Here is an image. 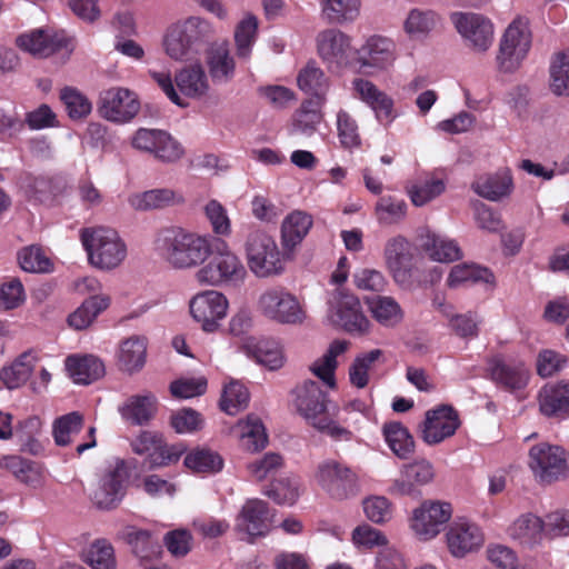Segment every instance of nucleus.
Segmentation results:
<instances>
[{
	"label": "nucleus",
	"mask_w": 569,
	"mask_h": 569,
	"mask_svg": "<svg viewBox=\"0 0 569 569\" xmlns=\"http://www.w3.org/2000/svg\"><path fill=\"white\" fill-rule=\"evenodd\" d=\"M86 562L92 569H117L114 548L107 539H97L88 548Z\"/></svg>",
	"instance_id": "nucleus-53"
},
{
	"label": "nucleus",
	"mask_w": 569,
	"mask_h": 569,
	"mask_svg": "<svg viewBox=\"0 0 569 569\" xmlns=\"http://www.w3.org/2000/svg\"><path fill=\"white\" fill-rule=\"evenodd\" d=\"M321 18L328 24L353 23L361 11V0H320Z\"/></svg>",
	"instance_id": "nucleus-28"
},
{
	"label": "nucleus",
	"mask_w": 569,
	"mask_h": 569,
	"mask_svg": "<svg viewBox=\"0 0 569 569\" xmlns=\"http://www.w3.org/2000/svg\"><path fill=\"white\" fill-rule=\"evenodd\" d=\"M174 82L179 91L188 98H201L209 90L207 74L202 66L199 63L183 67L177 71L174 74Z\"/></svg>",
	"instance_id": "nucleus-30"
},
{
	"label": "nucleus",
	"mask_w": 569,
	"mask_h": 569,
	"mask_svg": "<svg viewBox=\"0 0 569 569\" xmlns=\"http://www.w3.org/2000/svg\"><path fill=\"white\" fill-rule=\"evenodd\" d=\"M258 21L256 17L243 19L237 27L234 40L237 44V54L241 59H248L251 47L256 40Z\"/></svg>",
	"instance_id": "nucleus-59"
},
{
	"label": "nucleus",
	"mask_w": 569,
	"mask_h": 569,
	"mask_svg": "<svg viewBox=\"0 0 569 569\" xmlns=\"http://www.w3.org/2000/svg\"><path fill=\"white\" fill-rule=\"evenodd\" d=\"M319 57L329 69H340L348 64L351 53V38L343 31L329 28L316 38Z\"/></svg>",
	"instance_id": "nucleus-17"
},
{
	"label": "nucleus",
	"mask_w": 569,
	"mask_h": 569,
	"mask_svg": "<svg viewBox=\"0 0 569 569\" xmlns=\"http://www.w3.org/2000/svg\"><path fill=\"white\" fill-rule=\"evenodd\" d=\"M264 493L279 505H293L299 497V480L292 476L276 479Z\"/></svg>",
	"instance_id": "nucleus-55"
},
{
	"label": "nucleus",
	"mask_w": 569,
	"mask_h": 569,
	"mask_svg": "<svg viewBox=\"0 0 569 569\" xmlns=\"http://www.w3.org/2000/svg\"><path fill=\"white\" fill-rule=\"evenodd\" d=\"M134 460L116 458L104 469L90 491V499L100 510L116 509L126 496Z\"/></svg>",
	"instance_id": "nucleus-5"
},
{
	"label": "nucleus",
	"mask_w": 569,
	"mask_h": 569,
	"mask_svg": "<svg viewBox=\"0 0 569 569\" xmlns=\"http://www.w3.org/2000/svg\"><path fill=\"white\" fill-rule=\"evenodd\" d=\"M174 24L187 38L186 42L190 43L197 53L214 34L211 23L200 17H189Z\"/></svg>",
	"instance_id": "nucleus-42"
},
{
	"label": "nucleus",
	"mask_w": 569,
	"mask_h": 569,
	"mask_svg": "<svg viewBox=\"0 0 569 569\" xmlns=\"http://www.w3.org/2000/svg\"><path fill=\"white\" fill-rule=\"evenodd\" d=\"M196 280L206 286L218 288H239L247 277L246 264L229 246L221 241L213 248L207 260L197 270Z\"/></svg>",
	"instance_id": "nucleus-2"
},
{
	"label": "nucleus",
	"mask_w": 569,
	"mask_h": 569,
	"mask_svg": "<svg viewBox=\"0 0 569 569\" xmlns=\"http://www.w3.org/2000/svg\"><path fill=\"white\" fill-rule=\"evenodd\" d=\"M131 144L134 149L147 152L163 163H173L184 153L181 143L160 129H138L131 138Z\"/></svg>",
	"instance_id": "nucleus-9"
},
{
	"label": "nucleus",
	"mask_w": 569,
	"mask_h": 569,
	"mask_svg": "<svg viewBox=\"0 0 569 569\" xmlns=\"http://www.w3.org/2000/svg\"><path fill=\"white\" fill-rule=\"evenodd\" d=\"M248 403L249 391L240 381L230 380L224 385L220 400L222 411L233 416L247 408Z\"/></svg>",
	"instance_id": "nucleus-51"
},
{
	"label": "nucleus",
	"mask_w": 569,
	"mask_h": 569,
	"mask_svg": "<svg viewBox=\"0 0 569 569\" xmlns=\"http://www.w3.org/2000/svg\"><path fill=\"white\" fill-rule=\"evenodd\" d=\"M207 63L214 82L226 83L234 76V60L226 43H214L208 51Z\"/></svg>",
	"instance_id": "nucleus-33"
},
{
	"label": "nucleus",
	"mask_w": 569,
	"mask_h": 569,
	"mask_svg": "<svg viewBox=\"0 0 569 569\" xmlns=\"http://www.w3.org/2000/svg\"><path fill=\"white\" fill-rule=\"evenodd\" d=\"M372 317L385 327H395L403 319L400 305L391 297L375 296L366 300Z\"/></svg>",
	"instance_id": "nucleus-41"
},
{
	"label": "nucleus",
	"mask_w": 569,
	"mask_h": 569,
	"mask_svg": "<svg viewBox=\"0 0 569 569\" xmlns=\"http://www.w3.org/2000/svg\"><path fill=\"white\" fill-rule=\"evenodd\" d=\"M451 21L473 50L483 52L489 49L493 40V26L488 18L473 12H453Z\"/></svg>",
	"instance_id": "nucleus-15"
},
{
	"label": "nucleus",
	"mask_w": 569,
	"mask_h": 569,
	"mask_svg": "<svg viewBox=\"0 0 569 569\" xmlns=\"http://www.w3.org/2000/svg\"><path fill=\"white\" fill-rule=\"evenodd\" d=\"M437 22L438 17L433 11L413 9L405 22V29L410 34H423L431 31Z\"/></svg>",
	"instance_id": "nucleus-63"
},
{
	"label": "nucleus",
	"mask_w": 569,
	"mask_h": 569,
	"mask_svg": "<svg viewBox=\"0 0 569 569\" xmlns=\"http://www.w3.org/2000/svg\"><path fill=\"white\" fill-rule=\"evenodd\" d=\"M329 319L332 325L348 333H366L370 326L358 297L345 290H336L333 293L330 300Z\"/></svg>",
	"instance_id": "nucleus-7"
},
{
	"label": "nucleus",
	"mask_w": 569,
	"mask_h": 569,
	"mask_svg": "<svg viewBox=\"0 0 569 569\" xmlns=\"http://www.w3.org/2000/svg\"><path fill=\"white\" fill-rule=\"evenodd\" d=\"M451 517V506L439 501H427L416 509L411 527L423 540L436 537Z\"/></svg>",
	"instance_id": "nucleus-19"
},
{
	"label": "nucleus",
	"mask_w": 569,
	"mask_h": 569,
	"mask_svg": "<svg viewBox=\"0 0 569 569\" xmlns=\"http://www.w3.org/2000/svg\"><path fill=\"white\" fill-rule=\"evenodd\" d=\"M157 403V398L150 392L131 396L121 407L120 412L127 421L142 426L148 423L154 416Z\"/></svg>",
	"instance_id": "nucleus-35"
},
{
	"label": "nucleus",
	"mask_w": 569,
	"mask_h": 569,
	"mask_svg": "<svg viewBox=\"0 0 569 569\" xmlns=\"http://www.w3.org/2000/svg\"><path fill=\"white\" fill-rule=\"evenodd\" d=\"M433 478L432 463L426 459H419L402 467L400 477L393 481L390 492L418 498L421 495L419 487L431 482Z\"/></svg>",
	"instance_id": "nucleus-20"
},
{
	"label": "nucleus",
	"mask_w": 569,
	"mask_h": 569,
	"mask_svg": "<svg viewBox=\"0 0 569 569\" xmlns=\"http://www.w3.org/2000/svg\"><path fill=\"white\" fill-rule=\"evenodd\" d=\"M295 406L298 412L312 427L316 421L328 415V396L318 382L307 380L295 390Z\"/></svg>",
	"instance_id": "nucleus-18"
},
{
	"label": "nucleus",
	"mask_w": 569,
	"mask_h": 569,
	"mask_svg": "<svg viewBox=\"0 0 569 569\" xmlns=\"http://www.w3.org/2000/svg\"><path fill=\"white\" fill-rule=\"evenodd\" d=\"M242 446L256 452L263 449L268 443V435L260 418L250 415L247 420L240 425Z\"/></svg>",
	"instance_id": "nucleus-52"
},
{
	"label": "nucleus",
	"mask_w": 569,
	"mask_h": 569,
	"mask_svg": "<svg viewBox=\"0 0 569 569\" xmlns=\"http://www.w3.org/2000/svg\"><path fill=\"white\" fill-rule=\"evenodd\" d=\"M97 106L100 116L114 123H127L140 111L138 94L122 87L101 91Z\"/></svg>",
	"instance_id": "nucleus-10"
},
{
	"label": "nucleus",
	"mask_w": 569,
	"mask_h": 569,
	"mask_svg": "<svg viewBox=\"0 0 569 569\" xmlns=\"http://www.w3.org/2000/svg\"><path fill=\"white\" fill-rule=\"evenodd\" d=\"M147 339L132 336L120 345L119 362L122 369L129 373L140 370L146 362Z\"/></svg>",
	"instance_id": "nucleus-40"
},
{
	"label": "nucleus",
	"mask_w": 569,
	"mask_h": 569,
	"mask_svg": "<svg viewBox=\"0 0 569 569\" xmlns=\"http://www.w3.org/2000/svg\"><path fill=\"white\" fill-rule=\"evenodd\" d=\"M249 270L259 279L273 278L286 270V260L276 240L261 229L248 232L243 243Z\"/></svg>",
	"instance_id": "nucleus-3"
},
{
	"label": "nucleus",
	"mask_w": 569,
	"mask_h": 569,
	"mask_svg": "<svg viewBox=\"0 0 569 569\" xmlns=\"http://www.w3.org/2000/svg\"><path fill=\"white\" fill-rule=\"evenodd\" d=\"M356 96L368 104L380 122L390 123L395 119L393 100L383 91L379 90L371 81L356 78L352 81Z\"/></svg>",
	"instance_id": "nucleus-22"
},
{
	"label": "nucleus",
	"mask_w": 569,
	"mask_h": 569,
	"mask_svg": "<svg viewBox=\"0 0 569 569\" xmlns=\"http://www.w3.org/2000/svg\"><path fill=\"white\" fill-rule=\"evenodd\" d=\"M529 467L541 483L563 480L569 477V453L561 447L539 443L529 450Z\"/></svg>",
	"instance_id": "nucleus-6"
},
{
	"label": "nucleus",
	"mask_w": 569,
	"mask_h": 569,
	"mask_svg": "<svg viewBox=\"0 0 569 569\" xmlns=\"http://www.w3.org/2000/svg\"><path fill=\"white\" fill-rule=\"evenodd\" d=\"M549 76L551 92L558 97H569V50L552 56Z\"/></svg>",
	"instance_id": "nucleus-46"
},
{
	"label": "nucleus",
	"mask_w": 569,
	"mask_h": 569,
	"mask_svg": "<svg viewBox=\"0 0 569 569\" xmlns=\"http://www.w3.org/2000/svg\"><path fill=\"white\" fill-rule=\"evenodd\" d=\"M487 371L497 387L511 393L523 390L530 379V371L523 361L495 355L487 360Z\"/></svg>",
	"instance_id": "nucleus-13"
},
{
	"label": "nucleus",
	"mask_w": 569,
	"mask_h": 569,
	"mask_svg": "<svg viewBox=\"0 0 569 569\" xmlns=\"http://www.w3.org/2000/svg\"><path fill=\"white\" fill-rule=\"evenodd\" d=\"M183 202V198L171 189H152L129 198V203L136 210L161 209Z\"/></svg>",
	"instance_id": "nucleus-39"
},
{
	"label": "nucleus",
	"mask_w": 569,
	"mask_h": 569,
	"mask_svg": "<svg viewBox=\"0 0 569 569\" xmlns=\"http://www.w3.org/2000/svg\"><path fill=\"white\" fill-rule=\"evenodd\" d=\"M317 483L336 500L348 499L358 492L357 476L336 460H325L316 471Z\"/></svg>",
	"instance_id": "nucleus-11"
},
{
	"label": "nucleus",
	"mask_w": 569,
	"mask_h": 569,
	"mask_svg": "<svg viewBox=\"0 0 569 569\" xmlns=\"http://www.w3.org/2000/svg\"><path fill=\"white\" fill-rule=\"evenodd\" d=\"M156 249L172 269L188 270L207 260L211 253V240L181 227H169L158 233Z\"/></svg>",
	"instance_id": "nucleus-1"
},
{
	"label": "nucleus",
	"mask_w": 569,
	"mask_h": 569,
	"mask_svg": "<svg viewBox=\"0 0 569 569\" xmlns=\"http://www.w3.org/2000/svg\"><path fill=\"white\" fill-rule=\"evenodd\" d=\"M297 83L301 91L323 101L329 90V78L317 62L309 61L298 73Z\"/></svg>",
	"instance_id": "nucleus-34"
},
{
	"label": "nucleus",
	"mask_w": 569,
	"mask_h": 569,
	"mask_svg": "<svg viewBox=\"0 0 569 569\" xmlns=\"http://www.w3.org/2000/svg\"><path fill=\"white\" fill-rule=\"evenodd\" d=\"M228 306V299L222 292L206 290L191 299L190 313L203 331L214 332L227 316Z\"/></svg>",
	"instance_id": "nucleus-14"
},
{
	"label": "nucleus",
	"mask_w": 569,
	"mask_h": 569,
	"mask_svg": "<svg viewBox=\"0 0 569 569\" xmlns=\"http://www.w3.org/2000/svg\"><path fill=\"white\" fill-rule=\"evenodd\" d=\"M376 216L380 223L393 224L402 220L407 213V203L392 196H383L376 203Z\"/></svg>",
	"instance_id": "nucleus-57"
},
{
	"label": "nucleus",
	"mask_w": 569,
	"mask_h": 569,
	"mask_svg": "<svg viewBox=\"0 0 569 569\" xmlns=\"http://www.w3.org/2000/svg\"><path fill=\"white\" fill-rule=\"evenodd\" d=\"M313 224L312 217L300 210L289 213L281 224V241L287 250L296 248L310 231Z\"/></svg>",
	"instance_id": "nucleus-31"
},
{
	"label": "nucleus",
	"mask_w": 569,
	"mask_h": 569,
	"mask_svg": "<svg viewBox=\"0 0 569 569\" xmlns=\"http://www.w3.org/2000/svg\"><path fill=\"white\" fill-rule=\"evenodd\" d=\"M422 247L431 259L439 262H452L462 257L461 249L455 240L436 233H428L425 237Z\"/></svg>",
	"instance_id": "nucleus-47"
},
{
	"label": "nucleus",
	"mask_w": 569,
	"mask_h": 569,
	"mask_svg": "<svg viewBox=\"0 0 569 569\" xmlns=\"http://www.w3.org/2000/svg\"><path fill=\"white\" fill-rule=\"evenodd\" d=\"M539 408L547 417H565L569 411V381L542 388L539 392Z\"/></svg>",
	"instance_id": "nucleus-29"
},
{
	"label": "nucleus",
	"mask_w": 569,
	"mask_h": 569,
	"mask_svg": "<svg viewBox=\"0 0 569 569\" xmlns=\"http://www.w3.org/2000/svg\"><path fill=\"white\" fill-rule=\"evenodd\" d=\"M382 431L389 448L397 457L408 459L413 453L415 440L401 422L385 423Z\"/></svg>",
	"instance_id": "nucleus-44"
},
{
	"label": "nucleus",
	"mask_w": 569,
	"mask_h": 569,
	"mask_svg": "<svg viewBox=\"0 0 569 569\" xmlns=\"http://www.w3.org/2000/svg\"><path fill=\"white\" fill-rule=\"evenodd\" d=\"M446 189V184L441 179L425 178L419 179L407 186V192L411 202L416 207H422L429 201L439 197Z\"/></svg>",
	"instance_id": "nucleus-48"
},
{
	"label": "nucleus",
	"mask_w": 569,
	"mask_h": 569,
	"mask_svg": "<svg viewBox=\"0 0 569 569\" xmlns=\"http://www.w3.org/2000/svg\"><path fill=\"white\" fill-rule=\"evenodd\" d=\"M472 190L480 197L499 201L513 190V179L510 169L502 168L495 173L478 177L471 184Z\"/></svg>",
	"instance_id": "nucleus-25"
},
{
	"label": "nucleus",
	"mask_w": 569,
	"mask_h": 569,
	"mask_svg": "<svg viewBox=\"0 0 569 569\" xmlns=\"http://www.w3.org/2000/svg\"><path fill=\"white\" fill-rule=\"evenodd\" d=\"M385 259L389 271L397 282H406L412 268L413 248L403 237L398 236L388 240L385 248Z\"/></svg>",
	"instance_id": "nucleus-21"
},
{
	"label": "nucleus",
	"mask_w": 569,
	"mask_h": 569,
	"mask_svg": "<svg viewBox=\"0 0 569 569\" xmlns=\"http://www.w3.org/2000/svg\"><path fill=\"white\" fill-rule=\"evenodd\" d=\"M110 305V298L94 295L86 299L81 306L68 317V323L76 330L88 328L94 319Z\"/></svg>",
	"instance_id": "nucleus-38"
},
{
	"label": "nucleus",
	"mask_w": 569,
	"mask_h": 569,
	"mask_svg": "<svg viewBox=\"0 0 569 569\" xmlns=\"http://www.w3.org/2000/svg\"><path fill=\"white\" fill-rule=\"evenodd\" d=\"M359 62L362 67L387 68L393 61L392 43L381 37H371L360 49Z\"/></svg>",
	"instance_id": "nucleus-36"
},
{
	"label": "nucleus",
	"mask_w": 569,
	"mask_h": 569,
	"mask_svg": "<svg viewBox=\"0 0 569 569\" xmlns=\"http://www.w3.org/2000/svg\"><path fill=\"white\" fill-rule=\"evenodd\" d=\"M119 537L130 546L131 551L141 561H151L160 552L159 545L152 540L148 530L127 526L119 532Z\"/></svg>",
	"instance_id": "nucleus-32"
},
{
	"label": "nucleus",
	"mask_w": 569,
	"mask_h": 569,
	"mask_svg": "<svg viewBox=\"0 0 569 569\" xmlns=\"http://www.w3.org/2000/svg\"><path fill=\"white\" fill-rule=\"evenodd\" d=\"M37 361L38 357L33 351L21 353L10 367L0 370V380L9 389L20 387L30 378Z\"/></svg>",
	"instance_id": "nucleus-37"
},
{
	"label": "nucleus",
	"mask_w": 569,
	"mask_h": 569,
	"mask_svg": "<svg viewBox=\"0 0 569 569\" xmlns=\"http://www.w3.org/2000/svg\"><path fill=\"white\" fill-rule=\"evenodd\" d=\"M491 283L493 281L492 272L473 263H462L455 266L448 277V286L456 288L461 283H477V282Z\"/></svg>",
	"instance_id": "nucleus-50"
},
{
	"label": "nucleus",
	"mask_w": 569,
	"mask_h": 569,
	"mask_svg": "<svg viewBox=\"0 0 569 569\" xmlns=\"http://www.w3.org/2000/svg\"><path fill=\"white\" fill-rule=\"evenodd\" d=\"M542 532V520L531 513L519 517L508 528V535L523 546L537 545L541 539Z\"/></svg>",
	"instance_id": "nucleus-43"
},
{
	"label": "nucleus",
	"mask_w": 569,
	"mask_h": 569,
	"mask_svg": "<svg viewBox=\"0 0 569 569\" xmlns=\"http://www.w3.org/2000/svg\"><path fill=\"white\" fill-rule=\"evenodd\" d=\"M204 214L216 234L226 237L231 233V222L227 210L219 201L210 200L204 206Z\"/></svg>",
	"instance_id": "nucleus-64"
},
{
	"label": "nucleus",
	"mask_w": 569,
	"mask_h": 569,
	"mask_svg": "<svg viewBox=\"0 0 569 569\" xmlns=\"http://www.w3.org/2000/svg\"><path fill=\"white\" fill-rule=\"evenodd\" d=\"M83 427V416L78 411L57 418L52 426V435L57 446L66 447L72 442Z\"/></svg>",
	"instance_id": "nucleus-49"
},
{
	"label": "nucleus",
	"mask_w": 569,
	"mask_h": 569,
	"mask_svg": "<svg viewBox=\"0 0 569 569\" xmlns=\"http://www.w3.org/2000/svg\"><path fill=\"white\" fill-rule=\"evenodd\" d=\"M271 516L267 502L260 499L247 500L238 519L237 527L251 537L264 536L269 530Z\"/></svg>",
	"instance_id": "nucleus-24"
},
{
	"label": "nucleus",
	"mask_w": 569,
	"mask_h": 569,
	"mask_svg": "<svg viewBox=\"0 0 569 569\" xmlns=\"http://www.w3.org/2000/svg\"><path fill=\"white\" fill-rule=\"evenodd\" d=\"M258 307L264 317L279 323H301L306 317L298 299L281 287L262 292Z\"/></svg>",
	"instance_id": "nucleus-8"
},
{
	"label": "nucleus",
	"mask_w": 569,
	"mask_h": 569,
	"mask_svg": "<svg viewBox=\"0 0 569 569\" xmlns=\"http://www.w3.org/2000/svg\"><path fill=\"white\" fill-rule=\"evenodd\" d=\"M531 46V34L527 23L513 20L503 33L497 56L500 68L510 72L516 70L526 58Z\"/></svg>",
	"instance_id": "nucleus-12"
},
{
	"label": "nucleus",
	"mask_w": 569,
	"mask_h": 569,
	"mask_svg": "<svg viewBox=\"0 0 569 569\" xmlns=\"http://www.w3.org/2000/svg\"><path fill=\"white\" fill-rule=\"evenodd\" d=\"M187 38L182 36L180 30L172 24L163 39V48L166 53L176 61H187L192 59L196 54V50L190 43L186 42Z\"/></svg>",
	"instance_id": "nucleus-54"
},
{
	"label": "nucleus",
	"mask_w": 569,
	"mask_h": 569,
	"mask_svg": "<svg viewBox=\"0 0 569 569\" xmlns=\"http://www.w3.org/2000/svg\"><path fill=\"white\" fill-rule=\"evenodd\" d=\"M348 347L349 342L346 340L332 341L327 352L311 366V371L330 388L336 386L337 357L343 353Z\"/></svg>",
	"instance_id": "nucleus-45"
},
{
	"label": "nucleus",
	"mask_w": 569,
	"mask_h": 569,
	"mask_svg": "<svg viewBox=\"0 0 569 569\" xmlns=\"http://www.w3.org/2000/svg\"><path fill=\"white\" fill-rule=\"evenodd\" d=\"M459 426L457 410L449 405H441L426 412V419L419 428L426 443L437 445L455 435Z\"/></svg>",
	"instance_id": "nucleus-16"
},
{
	"label": "nucleus",
	"mask_w": 569,
	"mask_h": 569,
	"mask_svg": "<svg viewBox=\"0 0 569 569\" xmlns=\"http://www.w3.org/2000/svg\"><path fill=\"white\" fill-rule=\"evenodd\" d=\"M81 242L89 263L100 270H112L127 257L124 241L111 228H84L81 230Z\"/></svg>",
	"instance_id": "nucleus-4"
},
{
	"label": "nucleus",
	"mask_w": 569,
	"mask_h": 569,
	"mask_svg": "<svg viewBox=\"0 0 569 569\" xmlns=\"http://www.w3.org/2000/svg\"><path fill=\"white\" fill-rule=\"evenodd\" d=\"M17 46L34 57L46 58L66 47L67 39L61 34L38 29L19 36Z\"/></svg>",
	"instance_id": "nucleus-26"
},
{
	"label": "nucleus",
	"mask_w": 569,
	"mask_h": 569,
	"mask_svg": "<svg viewBox=\"0 0 569 569\" xmlns=\"http://www.w3.org/2000/svg\"><path fill=\"white\" fill-rule=\"evenodd\" d=\"M18 261L22 270L27 272H47L51 268L49 258L38 246H29L20 250Z\"/></svg>",
	"instance_id": "nucleus-60"
},
{
	"label": "nucleus",
	"mask_w": 569,
	"mask_h": 569,
	"mask_svg": "<svg viewBox=\"0 0 569 569\" xmlns=\"http://www.w3.org/2000/svg\"><path fill=\"white\" fill-rule=\"evenodd\" d=\"M447 543L453 557L462 558L482 546L483 535L475 523L455 522L447 532Z\"/></svg>",
	"instance_id": "nucleus-23"
},
{
	"label": "nucleus",
	"mask_w": 569,
	"mask_h": 569,
	"mask_svg": "<svg viewBox=\"0 0 569 569\" xmlns=\"http://www.w3.org/2000/svg\"><path fill=\"white\" fill-rule=\"evenodd\" d=\"M283 467V458L276 452H268L262 458L248 465V471L257 481L274 476Z\"/></svg>",
	"instance_id": "nucleus-61"
},
{
	"label": "nucleus",
	"mask_w": 569,
	"mask_h": 569,
	"mask_svg": "<svg viewBox=\"0 0 569 569\" xmlns=\"http://www.w3.org/2000/svg\"><path fill=\"white\" fill-rule=\"evenodd\" d=\"M69 377L78 385H90L104 375L103 362L92 355L69 356L66 359Z\"/></svg>",
	"instance_id": "nucleus-27"
},
{
	"label": "nucleus",
	"mask_w": 569,
	"mask_h": 569,
	"mask_svg": "<svg viewBox=\"0 0 569 569\" xmlns=\"http://www.w3.org/2000/svg\"><path fill=\"white\" fill-rule=\"evenodd\" d=\"M184 465L194 472H218L223 467V460L212 450L197 449L186 456Z\"/></svg>",
	"instance_id": "nucleus-56"
},
{
	"label": "nucleus",
	"mask_w": 569,
	"mask_h": 569,
	"mask_svg": "<svg viewBox=\"0 0 569 569\" xmlns=\"http://www.w3.org/2000/svg\"><path fill=\"white\" fill-rule=\"evenodd\" d=\"M248 351L261 365L271 370L278 369L283 363V356L276 343L260 341L254 346H248Z\"/></svg>",
	"instance_id": "nucleus-62"
},
{
	"label": "nucleus",
	"mask_w": 569,
	"mask_h": 569,
	"mask_svg": "<svg viewBox=\"0 0 569 569\" xmlns=\"http://www.w3.org/2000/svg\"><path fill=\"white\" fill-rule=\"evenodd\" d=\"M60 98L68 116L73 120L82 119L91 112L92 106L89 99L74 88H63Z\"/></svg>",
	"instance_id": "nucleus-58"
}]
</instances>
